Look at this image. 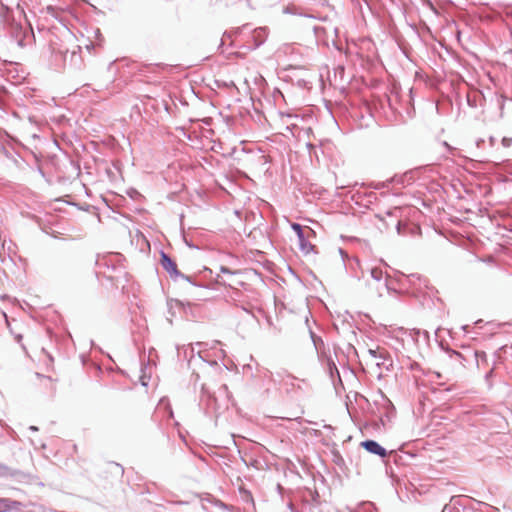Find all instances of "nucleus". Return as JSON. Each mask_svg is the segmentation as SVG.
<instances>
[{"mask_svg":"<svg viewBox=\"0 0 512 512\" xmlns=\"http://www.w3.org/2000/svg\"><path fill=\"white\" fill-rule=\"evenodd\" d=\"M472 355H473V357H474V358H475V360H476L477 367H479V366H480V360H481L482 362H484V363H486V362H487L486 354H485V352H483V351H474V352L472 353Z\"/></svg>","mask_w":512,"mask_h":512,"instance_id":"nucleus-5","label":"nucleus"},{"mask_svg":"<svg viewBox=\"0 0 512 512\" xmlns=\"http://www.w3.org/2000/svg\"><path fill=\"white\" fill-rule=\"evenodd\" d=\"M455 355H456L458 358H460V359H462V360H464V361H467V358H466L462 353H460V352H455Z\"/></svg>","mask_w":512,"mask_h":512,"instance_id":"nucleus-9","label":"nucleus"},{"mask_svg":"<svg viewBox=\"0 0 512 512\" xmlns=\"http://www.w3.org/2000/svg\"><path fill=\"white\" fill-rule=\"evenodd\" d=\"M161 264H162L163 268L168 273H170L171 277H174V278L181 277V278L189 280V277L183 275L180 271H178L176 263L164 253L162 254V257H161Z\"/></svg>","mask_w":512,"mask_h":512,"instance_id":"nucleus-1","label":"nucleus"},{"mask_svg":"<svg viewBox=\"0 0 512 512\" xmlns=\"http://www.w3.org/2000/svg\"><path fill=\"white\" fill-rule=\"evenodd\" d=\"M363 448H365L368 452L378 455L380 457H385L386 451L383 447H381L376 441L366 440L361 442L360 444Z\"/></svg>","mask_w":512,"mask_h":512,"instance_id":"nucleus-2","label":"nucleus"},{"mask_svg":"<svg viewBox=\"0 0 512 512\" xmlns=\"http://www.w3.org/2000/svg\"><path fill=\"white\" fill-rule=\"evenodd\" d=\"M299 242H300V249L304 254H308L314 249V246L310 242L306 241L304 237H303L302 241H299Z\"/></svg>","mask_w":512,"mask_h":512,"instance_id":"nucleus-4","label":"nucleus"},{"mask_svg":"<svg viewBox=\"0 0 512 512\" xmlns=\"http://www.w3.org/2000/svg\"><path fill=\"white\" fill-rule=\"evenodd\" d=\"M382 274H383V273H382V270H381V269H379V268H373V269L371 270V275H372V277H373L374 279H376V280H380V279L382 278Z\"/></svg>","mask_w":512,"mask_h":512,"instance_id":"nucleus-7","label":"nucleus"},{"mask_svg":"<svg viewBox=\"0 0 512 512\" xmlns=\"http://www.w3.org/2000/svg\"><path fill=\"white\" fill-rule=\"evenodd\" d=\"M292 229L296 232L299 241H302L303 236H304V232H303V229H302L301 225L297 224V223H293L292 224Z\"/></svg>","mask_w":512,"mask_h":512,"instance_id":"nucleus-6","label":"nucleus"},{"mask_svg":"<svg viewBox=\"0 0 512 512\" xmlns=\"http://www.w3.org/2000/svg\"><path fill=\"white\" fill-rule=\"evenodd\" d=\"M512 139L504 137L502 143L505 147H509L511 145Z\"/></svg>","mask_w":512,"mask_h":512,"instance_id":"nucleus-8","label":"nucleus"},{"mask_svg":"<svg viewBox=\"0 0 512 512\" xmlns=\"http://www.w3.org/2000/svg\"><path fill=\"white\" fill-rule=\"evenodd\" d=\"M16 502L8 498H0V512H7L14 508Z\"/></svg>","mask_w":512,"mask_h":512,"instance_id":"nucleus-3","label":"nucleus"}]
</instances>
